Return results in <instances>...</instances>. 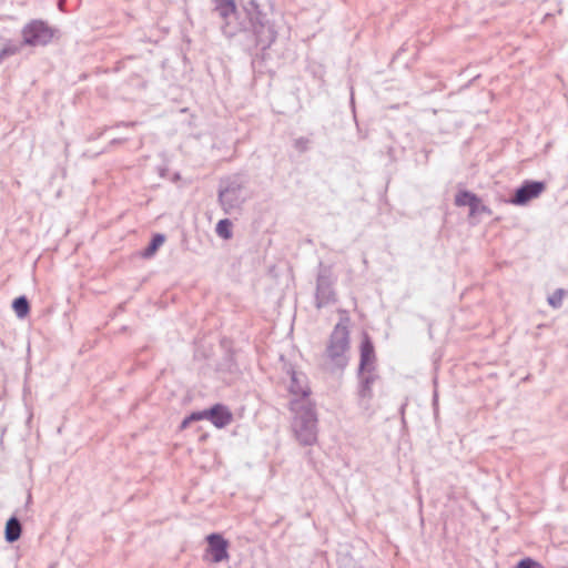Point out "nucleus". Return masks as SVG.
<instances>
[{
	"label": "nucleus",
	"instance_id": "obj_4",
	"mask_svg": "<svg viewBox=\"0 0 568 568\" xmlns=\"http://www.w3.org/2000/svg\"><path fill=\"white\" fill-rule=\"evenodd\" d=\"M247 184L244 175L234 174L222 179L219 187V202L226 214L241 209L245 201L243 191Z\"/></svg>",
	"mask_w": 568,
	"mask_h": 568
},
{
	"label": "nucleus",
	"instance_id": "obj_23",
	"mask_svg": "<svg viewBox=\"0 0 568 568\" xmlns=\"http://www.w3.org/2000/svg\"><path fill=\"white\" fill-rule=\"evenodd\" d=\"M63 2H64V0H60V1H59V8H60L61 10H62Z\"/></svg>",
	"mask_w": 568,
	"mask_h": 568
},
{
	"label": "nucleus",
	"instance_id": "obj_16",
	"mask_svg": "<svg viewBox=\"0 0 568 568\" xmlns=\"http://www.w3.org/2000/svg\"><path fill=\"white\" fill-rule=\"evenodd\" d=\"M477 201V195L469 191H459L455 196V204L457 206H468Z\"/></svg>",
	"mask_w": 568,
	"mask_h": 568
},
{
	"label": "nucleus",
	"instance_id": "obj_1",
	"mask_svg": "<svg viewBox=\"0 0 568 568\" xmlns=\"http://www.w3.org/2000/svg\"><path fill=\"white\" fill-rule=\"evenodd\" d=\"M212 12L222 19L221 32L231 39L242 32L248 51L271 48L277 38V28L266 12L254 0L243 4L242 13L236 10L234 0H212Z\"/></svg>",
	"mask_w": 568,
	"mask_h": 568
},
{
	"label": "nucleus",
	"instance_id": "obj_19",
	"mask_svg": "<svg viewBox=\"0 0 568 568\" xmlns=\"http://www.w3.org/2000/svg\"><path fill=\"white\" fill-rule=\"evenodd\" d=\"M567 295V291L564 288H557L550 296H548V303L554 308H559L562 305L564 297Z\"/></svg>",
	"mask_w": 568,
	"mask_h": 568
},
{
	"label": "nucleus",
	"instance_id": "obj_5",
	"mask_svg": "<svg viewBox=\"0 0 568 568\" xmlns=\"http://www.w3.org/2000/svg\"><path fill=\"white\" fill-rule=\"evenodd\" d=\"M336 277L331 266L320 264L316 276L315 307L321 310L337 302V293L334 288Z\"/></svg>",
	"mask_w": 568,
	"mask_h": 568
},
{
	"label": "nucleus",
	"instance_id": "obj_2",
	"mask_svg": "<svg viewBox=\"0 0 568 568\" xmlns=\"http://www.w3.org/2000/svg\"><path fill=\"white\" fill-rule=\"evenodd\" d=\"M349 329L343 322L337 323L327 341L323 365L329 372L344 371L349 361Z\"/></svg>",
	"mask_w": 568,
	"mask_h": 568
},
{
	"label": "nucleus",
	"instance_id": "obj_3",
	"mask_svg": "<svg viewBox=\"0 0 568 568\" xmlns=\"http://www.w3.org/2000/svg\"><path fill=\"white\" fill-rule=\"evenodd\" d=\"M294 413L292 428L296 439L303 446H311L317 440V417L308 399H293L290 403Z\"/></svg>",
	"mask_w": 568,
	"mask_h": 568
},
{
	"label": "nucleus",
	"instance_id": "obj_17",
	"mask_svg": "<svg viewBox=\"0 0 568 568\" xmlns=\"http://www.w3.org/2000/svg\"><path fill=\"white\" fill-rule=\"evenodd\" d=\"M290 390L292 394L294 395H300L301 398L300 399H306V397L308 396L310 392L307 388H303L300 384H298V378L296 376V374L294 373L292 375V378H291V385H290Z\"/></svg>",
	"mask_w": 568,
	"mask_h": 568
},
{
	"label": "nucleus",
	"instance_id": "obj_9",
	"mask_svg": "<svg viewBox=\"0 0 568 568\" xmlns=\"http://www.w3.org/2000/svg\"><path fill=\"white\" fill-rule=\"evenodd\" d=\"M358 405L364 409H368L373 398L372 385L378 379V375L374 372H365L363 375H358Z\"/></svg>",
	"mask_w": 568,
	"mask_h": 568
},
{
	"label": "nucleus",
	"instance_id": "obj_8",
	"mask_svg": "<svg viewBox=\"0 0 568 568\" xmlns=\"http://www.w3.org/2000/svg\"><path fill=\"white\" fill-rule=\"evenodd\" d=\"M359 351L361 355L357 375H363L365 372H374L376 361L375 348L371 337L367 334H364Z\"/></svg>",
	"mask_w": 568,
	"mask_h": 568
},
{
	"label": "nucleus",
	"instance_id": "obj_20",
	"mask_svg": "<svg viewBox=\"0 0 568 568\" xmlns=\"http://www.w3.org/2000/svg\"><path fill=\"white\" fill-rule=\"evenodd\" d=\"M483 213L490 214L491 212L488 209V206H486L481 202V200L477 196V201L471 203V205L469 207V216H476V215H479Z\"/></svg>",
	"mask_w": 568,
	"mask_h": 568
},
{
	"label": "nucleus",
	"instance_id": "obj_10",
	"mask_svg": "<svg viewBox=\"0 0 568 568\" xmlns=\"http://www.w3.org/2000/svg\"><path fill=\"white\" fill-rule=\"evenodd\" d=\"M206 541L207 551L211 554L213 562H221L229 558V541L221 534H210Z\"/></svg>",
	"mask_w": 568,
	"mask_h": 568
},
{
	"label": "nucleus",
	"instance_id": "obj_14",
	"mask_svg": "<svg viewBox=\"0 0 568 568\" xmlns=\"http://www.w3.org/2000/svg\"><path fill=\"white\" fill-rule=\"evenodd\" d=\"M164 242H165L164 234H161V233L154 234L152 236L150 243L148 244V246L144 248V251L142 253L143 257H145V258L152 257Z\"/></svg>",
	"mask_w": 568,
	"mask_h": 568
},
{
	"label": "nucleus",
	"instance_id": "obj_18",
	"mask_svg": "<svg viewBox=\"0 0 568 568\" xmlns=\"http://www.w3.org/2000/svg\"><path fill=\"white\" fill-rule=\"evenodd\" d=\"M232 222L227 219L219 221L216 224V233L223 239H230L232 236Z\"/></svg>",
	"mask_w": 568,
	"mask_h": 568
},
{
	"label": "nucleus",
	"instance_id": "obj_6",
	"mask_svg": "<svg viewBox=\"0 0 568 568\" xmlns=\"http://www.w3.org/2000/svg\"><path fill=\"white\" fill-rule=\"evenodd\" d=\"M55 33V29L45 21L34 19L28 22L21 30L22 44L28 47H44L49 44Z\"/></svg>",
	"mask_w": 568,
	"mask_h": 568
},
{
	"label": "nucleus",
	"instance_id": "obj_13",
	"mask_svg": "<svg viewBox=\"0 0 568 568\" xmlns=\"http://www.w3.org/2000/svg\"><path fill=\"white\" fill-rule=\"evenodd\" d=\"M24 45L26 44H22V41L13 42L11 40H7L3 48L0 50V63H2L8 57L20 53Z\"/></svg>",
	"mask_w": 568,
	"mask_h": 568
},
{
	"label": "nucleus",
	"instance_id": "obj_15",
	"mask_svg": "<svg viewBox=\"0 0 568 568\" xmlns=\"http://www.w3.org/2000/svg\"><path fill=\"white\" fill-rule=\"evenodd\" d=\"M12 308L19 318L26 317L30 312V304L24 295L18 296L13 300Z\"/></svg>",
	"mask_w": 568,
	"mask_h": 568
},
{
	"label": "nucleus",
	"instance_id": "obj_12",
	"mask_svg": "<svg viewBox=\"0 0 568 568\" xmlns=\"http://www.w3.org/2000/svg\"><path fill=\"white\" fill-rule=\"evenodd\" d=\"M22 534V525L17 516H11L4 527V539L7 542L12 544L20 539Z\"/></svg>",
	"mask_w": 568,
	"mask_h": 568
},
{
	"label": "nucleus",
	"instance_id": "obj_11",
	"mask_svg": "<svg viewBox=\"0 0 568 568\" xmlns=\"http://www.w3.org/2000/svg\"><path fill=\"white\" fill-rule=\"evenodd\" d=\"M206 419H209L215 427L223 428L232 422L233 416L226 406L215 404L207 409Z\"/></svg>",
	"mask_w": 568,
	"mask_h": 568
},
{
	"label": "nucleus",
	"instance_id": "obj_21",
	"mask_svg": "<svg viewBox=\"0 0 568 568\" xmlns=\"http://www.w3.org/2000/svg\"><path fill=\"white\" fill-rule=\"evenodd\" d=\"M207 417V409L202 412H193L191 415L185 417L181 423V429L186 428L192 422L201 420Z\"/></svg>",
	"mask_w": 568,
	"mask_h": 568
},
{
	"label": "nucleus",
	"instance_id": "obj_7",
	"mask_svg": "<svg viewBox=\"0 0 568 568\" xmlns=\"http://www.w3.org/2000/svg\"><path fill=\"white\" fill-rule=\"evenodd\" d=\"M545 190V182L526 180L518 189H516L510 203L515 205H525L532 199L538 197Z\"/></svg>",
	"mask_w": 568,
	"mask_h": 568
},
{
	"label": "nucleus",
	"instance_id": "obj_22",
	"mask_svg": "<svg viewBox=\"0 0 568 568\" xmlns=\"http://www.w3.org/2000/svg\"><path fill=\"white\" fill-rule=\"evenodd\" d=\"M310 142V139L301 136L294 141V148L301 153L306 152L308 150Z\"/></svg>",
	"mask_w": 568,
	"mask_h": 568
}]
</instances>
